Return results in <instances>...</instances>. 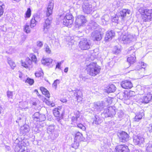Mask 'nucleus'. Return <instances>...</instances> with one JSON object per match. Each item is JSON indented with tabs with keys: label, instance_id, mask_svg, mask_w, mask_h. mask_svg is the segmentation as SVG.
Listing matches in <instances>:
<instances>
[{
	"label": "nucleus",
	"instance_id": "nucleus-1",
	"mask_svg": "<svg viewBox=\"0 0 152 152\" xmlns=\"http://www.w3.org/2000/svg\"><path fill=\"white\" fill-rule=\"evenodd\" d=\"M86 70L90 75L95 76L100 73L101 68L95 62H92L87 65Z\"/></svg>",
	"mask_w": 152,
	"mask_h": 152
},
{
	"label": "nucleus",
	"instance_id": "nucleus-2",
	"mask_svg": "<svg viewBox=\"0 0 152 152\" xmlns=\"http://www.w3.org/2000/svg\"><path fill=\"white\" fill-rule=\"evenodd\" d=\"M74 18L72 14L68 13L64 16L63 19V24L65 26H69L74 22Z\"/></svg>",
	"mask_w": 152,
	"mask_h": 152
},
{
	"label": "nucleus",
	"instance_id": "nucleus-3",
	"mask_svg": "<svg viewBox=\"0 0 152 152\" xmlns=\"http://www.w3.org/2000/svg\"><path fill=\"white\" fill-rule=\"evenodd\" d=\"M141 17L143 21H148L152 18V9H143L142 10Z\"/></svg>",
	"mask_w": 152,
	"mask_h": 152
},
{
	"label": "nucleus",
	"instance_id": "nucleus-4",
	"mask_svg": "<svg viewBox=\"0 0 152 152\" xmlns=\"http://www.w3.org/2000/svg\"><path fill=\"white\" fill-rule=\"evenodd\" d=\"M15 152H28L26 143L22 141H20L15 149Z\"/></svg>",
	"mask_w": 152,
	"mask_h": 152
},
{
	"label": "nucleus",
	"instance_id": "nucleus-5",
	"mask_svg": "<svg viewBox=\"0 0 152 152\" xmlns=\"http://www.w3.org/2000/svg\"><path fill=\"white\" fill-rule=\"evenodd\" d=\"M103 35V33L99 30H95L91 34V37L94 41H100L102 39Z\"/></svg>",
	"mask_w": 152,
	"mask_h": 152
},
{
	"label": "nucleus",
	"instance_id": "nucleus-6",
	"mask_svg": "<svg viewBox=\"0 0 152 152\" xmlns=\"http://www.w3.org/2000/svg\"><path fill=\"white\" fill-rule=\"evenodd\" d=\"M117 136L120 142H125L129 140V135L126 132L124 131H121L118 133Z\"/></svg>",
	"mask_w": 152,
	"mask_h": 152
},
{
	"label": "nucleus",
	"instance_id": "nucleus-7",
	"mask_svg": "<svg viewBox=\"0 0 152 152\" xmlns=\"http://www.w3.org/2000/svg\"><path fill=\"white\" fill-rule=\"evenodd\" d=\"M79 45L82 50H87L90 48L91 44L87 39H84L80 41Z\"/></svg>",
	"mask_w": 152,
	"mask_h": 152
},
{
	"label": "nucleus",
	"instance_id": "nucleus-8",
	"mask_svg": "<svg viewBox=\"0 0 152 152\" xmlns=\"http://www.w3.org/2000/svg\"><path fill=\"white\" fill-rule=\"evenodd\" d=\"M115 152H130L128 146L124 144H119L116 145L114 149Z\"/></svg>",
	"mask_w": 152,
	"mask_h": 152
},
{
	"label": "nucleus",
	"instance_id": "nucleus-9",
	"mask_svg": "<svg viewBox=\"0 0 152 152\" xmlns=\"http://www.w3.org/2000/svg\"><path fill=\"white\" fill-rule=\"evenodd\" d=\"M54 7V2L53 1H50L48 4L45 11V15L47 17H50L52 15Z\"/></svg>",
	"mask_w": 152,
	"mask_h": 152
},
{
	"label": "nucleus",
	"instance_id": "nucleus-10",
	"mask_svg": "<svg viewBox=\"0 0 152 152\" xmlns=\"http://www.w3.org/2000/svg\"><path fill=\"white\" fill-rule=\"evenodd\" d=\"M83 137V134L79 132H77L75 133L74 137V140L76 141H75L73 144L72 147L75 149L77 148L79 146L78 143L76 142L77 141H80Z\"/></svg>",
	"mask_w": 152,
	"mask_h": 152
},
{
	"label": "nucleus",
	"instance_id": "nucleus-11",
	"mask_svg": "<svg viewBox=\"0 0 152 152\" xmlns=\"http://www.w3.org/2000/svg\"><path fill=\"white\" fill-rule=\"evenodd\" d=\"M21 64L22 66L25 68L26 69H30L33 67V63H31V61H30V58L27 57L25 61L21 60Z\"/></svg>",
	"mask_w": 152,
	"mask_h": 152
},
{
	"label": "nucleus",
	"instance_id": "nucleus-12",
	"mask_svg": "<svg viewBox=\"0 0 152 152\" xmlns=\"http://www.w3.org/2000/svg\"><path fill=\"white\" fill-rule=\"evenodd\" d=\"M122 88L124 89H130L133 87V85L131 81L126 80H122L120 83Z\"/></svg>",
	"mask_w": 152,
	"mask_h": 152
},
{
	"label": "nucleus",
	"instance_id": "nucleus-13",
	"mask_svg": "<svg viewBox=\"0 0 152 152\" xmlns=\"http://www.w3.org/2000/svg\"><path fill=\"white\" fill-rule=\"evenodd\" d=\"M40 20L39 16L37 15H34L30 21V25L31 28L34 27L36 25L38 21Z\"/></svg>",
	"mask_w": 152,
	"mask_h": 152
},
{
	"label": "nucleus",
	"instance_id": "nucleus-14",
	"mask_svg": "<svg viewBox=\"0 0 152 152\" xmlns=\"http://www.w3.org/2000/svg\"><path fill=\"white\" fill-rule=\"evenodd\" d=\"M131 11L128 9H123L119 12L120 15L119 17L121 18L122 20H124L126 16V14H130Z\"/></svg>",
	"mask_w": 152,
	"mask_h": 152
},
{
	"label": "nucleus",
	"instance_id": "nucleus-15",
	"mask_svg": "<svg viewBox=\"0 0 152 152\" xmlns=\"http://www.w3.org/2000/svg\"><path fill=\"white\" fill-rule=\"evenodd\" d=\"M127 61L130 64H132L136 61V57L135 52L133 51L132 54L127 58Z\"/></svg>",
	"mask_w": 152,
	"mask_h": 152
},
{
	"label": "nucleus",
	"instance_id": "nucleus-16",
	"mask_svg": "<svg viewBox=\"0 0 152 152\" xmlns=\"http://www.w3.org/2000/svg\"><path fill=\"white\" fill-rule=\"evenodd\" d=\"M61 106H58L57 108H54L53 110V113L54 116L57 119H60L61 116L60 111L62 109Z\"/></svg>",
	"mask_w": 152,
	"mask_h": 152
},
{
	"label": "nucleus",
	"instance_id": "nucleus-17",
	"mask_svg": "<svg viewBox=\"0 0 152 152\" xmlns=\"http://www.w3.org/2000/svg\"><path fill=\"white\" fill-rule=\"evenodd\" d=\"M76 21L79 23L81 25H83L87 22L86 17L83 15L78 16L76 18Z\"/></svg>",
	"mask_w": 152,
	"mask_h": 152
},
{
	"label": "nucleus",
	"instance_id": "nucleus-18",
	"mask_svg": "<svg viewBox=\"0 0 152 152\" xmlns=\"http://www.w3.org/2000/svg\"><path fill=\"white\" fill-rule=\"evenodd\" d=\"M115 36V33L112 31H110L107 32L104 38V41L107 42L111 40Z\"/></svg>",
	"mask_w": 152,
	"mask_h": 152
},
{
	"label": "nucleus",
	"instance_id": "nucleus-19",
	"mask_svg": "<svg viewBox=\"0 0 152 152\" xmlns=\"http://www.w3.org/2000/svg\"><path fill=\"white\" fill-rule=\"evenodd\" d=\"M34 115V116L33 118L34 121L42 122L45 120V118L43 115L37 113H35Z\"/></svg>",
	"mask_w": 152,
	"mask_h": 152
},
{
	"label": "nucleus",
	"instance_id": "nucleus-20",
	"mask_svg": "<svg viewBox=\"0 0 152 152\" xmlns=\"http://www.w3.org/2000/svg\"><path fill=\"white\" fill-rule=\"evenodd\" d=\"M75 95L76 96L77 100L78 102H82L83 100V95L82 92L80 90H77L75 93Z\"/></svg>",
	"mask_w": 152,
	"mask_h": 152
},
{
	"label": "nucleus",
	"instance_id": "nucleus-21",
	"mask_svg": "<svg viewBox=\"0 0 152 152\" xmlns=\"http://www.w3.org/2000/svg\"><path fill=\"white\" fill-rule=\"evenodd\" d=\"M39 90L42 94L44 95L47 98L49 99L50 97V94L49 91L45 87L41 86L39 87Z\"/></svg>",
	"mask_w": 152,
	"mask_h": 152
},
{
	"label": "nucleus",
	"instance_id": "nucleus-22",
	"mask_svg": "<svg viewBox=\"0 0 152 152\" xmlns=\"http://www.w3.org/2000/svg\"><path fill=\"white\" fill-rule=\"evenodd\" d=\"M152 99V94L151 93H148L143 97L142 101L143 102L147 103H148Z\"/></svg>",
	"mask_w": 152,
	"mask_h": 152
},
{
	"label": "nucleus",
	"instance_id": "nucleus-23",
	"mask_svg": "<svg viewBox=\"0 0 152 152\" xmlns=\"http://www.w3.org/2000/svg\"><path fill=\"white\" fill-rule=\"evenodd\" d=\"M115 86L113 84L107 86L105 89L106 92L110 93L114 92L116 90Z\"/></svg>",
	"mask_w": 152,
	"mask_h": 152
},
{
	"label": "nucleus",
	"instance_id": "nucleus-24",
	"mask_svg": "<svg viewBox=\"0 0 152 152\" xmlns=\"http://www.w3.org/2000/svg\"><path fill=\"white\" fill-rule=\"evenodd\" d=\"M80 113L78 112L76 113L75 114V116H73L72 117L71 121L72 124L77 123L78 121V118L80 119Z\"/></svg>",
	"mask_w": 152,
	"mask_h": 152
},
{
	"label": "nucleus",
	"instance_id": "nucleus-25",
	"mask_svg": "<svg viewBox=\"0 0 152 152\" xmlns=\"http://www.w3.org/2000/svg\"><path fill=\"white\" fill-rule=\"evenodd\" d=\"M144 114L143 113H137L134 118V121L135 122H138L142 118Z\"/></svg>",
	"mask_w": 152,
	"mask_h": 152
},
{
	"label": "nucleus",
	"instance_id": "nucleus-26",
	"mask_svg": "<svg viewBox=\"0 0 152 152\" xmlns=\"http://www.w3.org/2000/svg\"><path fill=\"white\" fill-rule=\"evenodd\" d=\"M43 102L48 106L53 107L55 106V104L53 102H52L50 100L47 99L46 98H44Z\"/></svg>",
	"mask_w": 152,
	"mask_h": 152
},
{
	"label": "nucleus",
	"instance_id": "nucleus-27",
	"mask_svg": "<svg viewBox=\"0 0 152 152\" xmlns=\"http://www.w3.org/2000/svg\"><path fill=\"white\" fill-rule=\"evenodd\" d=\"M35 76L37 77H39L43 76V72L41 69H39L37 70L35 73Z\"/></svg>",
	"mask_w": 152,
	"mask_h": 152
},
{
	"label": "nucleus",
	"instance_id": "nucleus-28",
	"mask_svg": "<svg viewBox=\"0 0 152 152\" xmlns=\"http://www.w3.org/2000/svg\"><path fill=\"white\" fill-rule=\"evenodd\" d=\"M90 5L88 3H84L82 5V9L84 11H86L89 10L90 8Z\"/></svg>",
	"mask_w": 152,
	"mask_h": 152
},
{
	"label": "nucleus",
	"instance_id": "nucleus-29",
	"mask_svg": "<svg viewBox=\"0 0 152 152\" xmlns=\"http://www.w3.org/2000/svg\"><path fill=\"white\" fill-rule=\"evenodd\" d=\"M31 9L30 8H28L24 14V18H28L31 17Z\"/></svg>",
	"mask_w": 152,
	"mask_h": 152
},
{
	"label": "nucleus",
	"instance_id": "nucleus-30",
	"mask_svg": "<svg viewBox=\"0 0 152 152\" xmlns=\"http://www.w3.org/2000/svg\"><path fill=\"white\" fill-rule=\"evenodd\" d=\"M30 61L31 62V63L33 62L36 64L37 62V60L36 55L33 54L31 53L30 56Z\"/></svg>",
	"mask_w": 152,
	"mask_h": 152
},
{
	"label": "nucleus",
	"instance_id": "nucleus-31",
	"mask_svg": "<svg viewBox=\"0 0 152 152\" xmlns=\"http://www.w3.org/2000/svg\"><path fill=\"white\" fill-rule=\"evenodd\" d=\"M4 7V4L2 2L0 1V17L3 14Z\"/></svg>",
	"mask_w": 152,
	"mask_h": 152
},
{
	"label": "nucleus",
	"instance_id": "nucleus-32",
	"mask_svg": "<svg viewBox=\"0 0 152 152\" xmlns=\"http://www.w3.org/2000/svg\"><path fill=\"white\" fill-rule=\"evenodd\" d=\"M34 82V80L29 77H27L25 81V83H26L28 84L30 86L33 85Z\"/></svg>",
	"mask_w": 152,
	"mask_h": 152
},
{
	"label": "nucleus",
	"instance_id": "nucleus-33",
	"mask_svg": "<svg viewBox=\"0 0 152 152\" xmlns=\"http://www.w3.org/2000/svg\"><path fill=\"white\" fill-rule=\"evenodd\" d=\"M50 21L48 20H46L44 25V29L45 30L46 29L47 30L50 27Z\"/></svg>",
	"mask_w": 152,
	"mask_h": 152
},
{
	"label": "nucleus",
	"instance_id": "nucleus-34",
	"mask_svg": "<svg viewBox=\"0 0 152 152\" xmlns=\"http://www.w3.org/2000/svg\"><path fill=\"white\" fill-rule=\"evenodd\" d=\"M30 25H26L23 27L24 31L27 33H28L30 32L31 29L30 28Z\"/></svg>",
	"mask_w": 152,
	"mask_h": 152
},
{
	"label": "nucleus",
	"instance_id": "nucleus-35",
	"mask_svg": "<svg viewBox=\"0 0 152 152\" xmlns=\"http://www.w3.org/2000/svg\"><path fill=\"white\" fill-rule=\"evenodd\" d=\"M8 63L11 68L13 69L16 66L15 63L12 60H9L8 61Z\"/></svg>",
	"mask_w": 152,
	"mask_h": 152
},
{
	"label": "nucleus",
	"instance_id": "nucleus-36",
	"mask_svg": "<svg viewBox=\"0 0 152 152\" xmlns=\"http://www.w3.org/2000/svg\"><path fill=\"white\" fill-rule=\"evenodd\" d=\"M77 127L83 131H86V127L82 124L81 123H78L77 125Z\"/></svg>",
	"mask_w": 152,
	"mask_h": 152
},
{
	"label": "nucleus",
	"instance_id": "nucleus-37",
	"mask_svg": "<svg viewBox=\"0 0 152 152\" xmlns=\"http://www.w3.org/2000/svg\"><path fill=\"white\" fill-rule=\"evenodd\" d=\"M47 131L48 133L54 132V128L53 126H50L48 128Z\"/></svg>",
	"mask_w": 152,
	"mask_h": 152
},
{
	"label": "nucleus",
	"instance_id": "nucleus-38",
	"mask_svg": "<svg viewBox=\"0 0 152 152\" xmlns=\"http://www.w3.org/2000/svg\"><path fill=\"white\" fill-rule=\"evenodd\" d=\"M146 152H152V145H149L147 147Z\"/></svg>",
	"mask_w": 152,
	"mask_h": 152
},
{
	"label": "nucleus",
	"instance_id": "nucleus-39",
	"mask_svg": "<svg viewBox=\"0 0 152 152\" xmlns=\"http://www.w3.org/2000/svg\"><path fill=\"white\" fill-rule=\"evenodd\" d=\"M99 119H98L97 118H96V119L95 120H94V121H93V123L94 124H95L96 125L99 124H100V123H101V122H100V123L99 122Z\"/></svg>",
	"mask_w": 152,
	"mask_h": 152
},
{
	"label": "nucleus",
	"instance_id": "nucleus-40",
	"mask_svg": "<svg viewBox=\"0 0 152 152\" xmlns=\"http://www.w3.org/2000/svg\"><path fill=\"white\" fill-rule=\"evenodd\" d=\"M7 96L9 97H12L13 96V92L12 91H8L7 92Z\"/></svg>",
	"mask_w": 152,
	"mask_h": 152
},
{
	"label": "nucleus",
	"instance_id": "nucleus-41",
	"mask_svg": "<svg viewBox=\"0 0 152 152\" xmlns=\"http://www.w3.org/2000/svg\"><path fill=\"white\" fill-rule=\"evenodd\" d=\"M45 52L48 53H51V50L49 48V46H47L45 48Z\"/></svg>",
	"mask_w": 152,
	"mask_h": 152
},
{
	"label": "nucleus",
	"instance_id": "nucleus-42",
	"mask_svg": "<svg viewBox=\"0 0 152 152\" xmlns=\"http://www.w3.org/2000/svg\"><path fill=\"white\" fill-rule=\"evenodd\" d=\"M120 52V49L117 48H114V52L115 53H119Z\"/></svg>",
	"mask_w": 152,
	"mask_h": 152
},
{
	"label": "nucleus",
	"instance_id": "nucleus-43",
	"mask_svg": "<svg viewBox=\"0 0 152 152\" xmlns=\"http://www.w3.org/2000/svg\"><path fill=\"white\" fill-rule=\"evenodd\" d=\"M34 92L36 93V94L39 97H41V95L39 93L38 90H34Z\"/></svg>",
	"mask_w": 152,
	"mask_h": 152
},
{
	"label": "nucleus",
	"instance_id": "nucleus-44",
	"mask_svg": "<svg viewBox=\"0 0 152 152\" xmlns=\"http://www.w3.org/2000/svg\"><path fill=\"white\" fill-rule=\"evenodd\" d=\"M43 61L44 63H47L50 62V60L48 59H45L43 60Z\"/></svg>",
	"mask_w": 152,
	"mask_h": 152
},
{
	"label": "nucleus",
	"instance_id": "nucleus-45",
	"mask_svg": "<svg viewBox=\"0 0 152 152\" xmlns=\"http://www.w3.org/2000/svg\"><path fill=\"white\" fill-rule=\"evenodd\" d=\"M37 46L39 47H41L42 45V43L41 42H38L37 43Z\"/></svg>",
	"mask_w": 152,
	"mask_h": 152
},
{
	"label": "nucleus",
	"instance_id": "nucleus-46",
	"mask_svg": "<svg viewBox=\"0 0 152 152\" xmlns=\"http://www.w3.org/2000/svg\"><path fill=\"white\" fill-rule=\"evenodd\" d=\"M61 65V63L60 62L58 63L56 65V68H58V69L60 68Z\"/></svg>",
	"mask_w": 152,
	"mask_h": 152
},
{
	"label": "nucleus",
	"instance_id": "nucleus-47",
	"mask_svg": "<svg viewBox=\"0 0 152 152\" xmlns=\"http://www.w3.org/2000/svg\"><path fill=\"white\" fill-rule=\"evenodd\" d=\"M61 102H64V103L66 102L67 101V100L66 99H63V98L61 99Z\"/></svg>",
	"mask_w": 152,
	"mask_h": 152
},
{
	"label": "nucleus",
	"instance_id": "nucleus-48",
	"mask_svg": "<svg viewBox=\"0 0 152 152\" xmlns=\"http://www.w3.org/2000/svg\"><path fill=\"white\" fill-rule=\"evenodd\" d=\"M68 68L67 67H66L64 69V72L66 73V72H67L68 71Z\"/></svg>",
	"mask_w": 152,
	"mask_h": 152
},
{
	"label": "nucleus",
	"instance_id": "nucleus-49",
	"mask_svg": "<svg viewBox=\"0 0 152 152\" xmlns=\"http://www.w3.org/2000/svg\"><path fill=\"white\" fill-rule=\"evenodd\" d=\"M19 77L20 79H22L23 78V75L22 74H20L19 75Z\"/></svg>",
	"mask_w": 152,
	"mask_h": 152
},
{
	"label": "nucleus",
	"instance_id": "nucleus-50",
	"mask_svg": "<svg viewBox=\"0 0 152 152\" xmlns=\"http://www.w3.org/2000/svg\"><path fill=\"white\" fill-rule=\"evenodd\" d=\"M12 0L15 2H18L19 1H21V0Z\"/></svg>",
	"mask_w": 152,
	"mask_h": 152
},
{
	"label": "nucleus",
	"instance_id": "nucleus-51",
	"mask_svg": "<svg viewBox=\"0 0 152 152\" xmlns=\"http://www.w3.org/2000/svg\"><path fill=\"white\" fill-rule=\"evenodd\" d=\"M2 112V108L0 106V115L1 114Z\"/></svg>",
	"mask_w": 152,
	"mask_h": 152
},
{
	"label": "nucleus",
	"instance_id": "nucleus-52",
	"mask_svg": "<svg viewBox=\"0 0 152 152\" xmlns=\"http://www.w3.org/2000/svg\"><path fill=\"white\" fill-rule=\"evenodd\" d=\"M33 105H36L37 103L36 102H34L33 103Z\"/></svg>",
	"mask_w": 152,
	"mask_h": 152
},
{
	"label": "nucleus",
	"instance_id": "nucleus-53",
	"mask_svg": "<svg viewBox=\"0 0 152 152\" xmlns=\"http://www.w3.org/2000/svg\"><path fill=\"white\" fill-rule=\"evenodd\" d=\"M151 129H152V124L151 125Z\"/></svg>",
	"mask_w": 152,
	"mask_h": 152
},
{
	"label": "nucleus",
	"instance_id": "nucleus-54",
	"mask_svg": "<svg viewBox=\"0 0 152 152\" xmlns=\"http://www.w3.org/2000/svg\"><path fill=\"white\" fill-rule=\"evenodd\" d=\"M56 80H55V82H54V83H55V82H56Z\"/></svg>",
	"mask_w": 152,
	"mask_h": 152
}]
</instances>
